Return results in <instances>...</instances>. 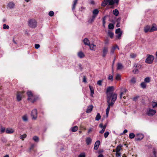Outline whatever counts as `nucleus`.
I'll use <instances>...</instances> for the list:
<instances>
[{
    "instance_id": "obj_48",
    "label": "nucleus",
    "mask_w": 157,
    "mask_h": 157,
    "mask_svg": "<svg viewBox=\"0 0 157 157\" xmlns=\"http://www.w3.org/2000/svg\"><path fill=\"white\" fill-rule=\"evenodd\" d=\"M157 102H152V105L153 108H154L155 107H156Z\"/></svg>"
},
{
    "instance_id": "obj_40",
    "label": "nucleus",
    "mask_w": 157,
    "mask_h": 157,
    "mask_svg": "<svg viewBox=\"0 0 157 157\" xmlns=\"http://www.w3.org/2000/svg\"><path fill=\"white\" fill-rule=\"evenodd\" d=\"M114 27L113 25L111 23L109 24L108 25V28L109 29H113Z\"/></svg>"
},
{
    "instance_id": "obj_63",
    "label": "nucleus",
    "mask_w": 157,
    "mask_h": 157,
    "mask_svg": "<svg viewBox=\"0 0 157 157\" xmlns=\"http://www.w3.org/2000/svg\"><path fill=\"white\" fill-rule=\"evenodd\" d=\"M120 20V19L119 20V19H118L117 20V25H116V26L117 27H119L120 26V23H119L118 22V20Z\"/></svg>"
},
{
    "instance_id": "obj_34",
    "label": "nucleus",
    "mask_w": 157,
    "mask_h": 157,
    "mask_svg": "<svg viewBox=\"0 0 157 157\" xmlns=\"http://www.w3.org/2000/svg\"><path fill=\"white\" fill-rule=\"evenodd\" d=\"M33 139L36 142H38L39 141V139L38 137L35 136L33 138Z\"/></svg>"
},
{
    "instance_id": "obj_20",
    "label": "nucleus",
    "mask_w": 157,
    "mask_h": 157,
    "mask_svg": "<svg viewBox=\"0 0 157 157\" xmlns=\"http://www.w3.org/2000/svg\"><path fill=\"white\" fill-rule=\"evenodd\" d=\"M84 44L86 45H89L90 44L89 40L87 38H85L83 40Z\"/></svg>"
},
{
    "instance_id": "obj_64",
    "label": "nucleus",
    "mask_w": 157,
    "mask_h": 157,
    "mask_svg": "<svg viewBox=\"0 0 157 157\" xmlns=\"http://www.w3.org/2000/svg\"><path fill=\"white\" fill-rule=\"evenodd\" d=\"M90 3L91 4L94 5V2L93 0H91L90 2Z\"/></svg>"
},
{
    "instance_id": "obj_5",
    "label": "nucleus",
    "mask_w": 157,
    "mask_h": 157,
    "mask_svg": "<svg viewBox=\"0 0 157 157\" xmlns=\"http://www.w3.org/2000/svg\"><path fill=\"white\" fill-rule=\"evenodd\" d=\"M99 12V11L97 9H95L93 11V15L92 16V18L89 21L91 23L94 21L95 18L98 14Z\"/></svg>"
},
{
    "instance_id": "obj_30",
    "label": "nucleus",
    "mask_w": 157,
    "mask_h": 157,
    "mask_svg": "<svg viewBox=\"0 0 157 157\" xmlns=\"http://www.w3.org/2000/svg\"><path fill=\"white\" fill-rule=\"evenodd\" d=\"M121 75L120 74H117L116 75L115 79L116 80L120 81L121 80Z\"/></svg>"
},
{
    "instance_id": "obj_19",
    "label": "nucleus",
    "mask_w": 157,
    "mask_h": 157,
    "mask_svg": "<svg viewBox=\"0 0 157 157\" xmlns=\"http://www.w3.org/2000/svg\"><path fill=\"white\" fill-rule=\"evenodd\" d=\"M88 46H89L90 49L92 51H95L96 48V46L93 44H90Z\"/></svg>"
},
{
    "instance_id": "obj_2",
    "label": "nucleus",
    "mask_w": 157,
    "mask_h": 157,
    "mask_svg": "<svg viewBox=\"0 0 157 157\" xmlns=\"http://www.w3.org/2000/svg\"><path fill=\"white\" fill-rule=\"evenodd\" d=\"M117 94H114L113 95L112 98H107L108 105L110 107L113 106L115 101L117 99Z\"/></svg>"
},
{
    "instance_id": "obj_47",
    "label": "nucleus",
    "mask_w": 157,
    "mask_h": 157,
    "mask_svg": "<svg viewBox=\"0 0 157 157\" xmlns=\"http://www.w3.org/2000/svg\"><path fill=\"white\" fill-rule=\"evenodd\" d=\"M5 128L1 127L0 128V131L1 133L4 132L5 131Z\"/></svg>"
},
{
    "instance_id": "obj_54",
    "label": "nucleus",
    "mask_w": 157,
    "mask_h": 157,
    "mask_svg": "<svg viewBox=\"0 0 157 157\" xmlns=\"http://www.w3.org/2000/svg\"><path fill=\"white\" fill-rule=\"evenodd\" d=\"M102 82V80H99L97 82V84L99 86H101V85Z\"/></svg>"
},
{
    "instance_id": "obj_62",
    "label": "nucleus",
    "mask_w": 157,
    "mask_h": 157,
    "mask_svg": "<svg viewBox=\"0 0 157 157\" xmlns=\"http://www.w3.org/2000/svg\"><path fill=\"white\" fill-rule=\"evenodd\" d=\"M83 82L86 83V78L85 76H84L83 77Z\"/></svg>"
},
{
    "instance_id": "obj_1",
    "label": "nucleus",
    "mask_w": 157,
    "mask_h": 157,
    "mask_svg": "<svg viewBox=\"0 0 157 157\" xmlns=\"http://www.w3.org/2000/svg\"><path fill=\"white\" fill-rule=\"evenodd\" d=\"M119 2V0H104L102 2L101 5L105 7L108 3L109 5H113L114 3L118 5Z\"/></svg>"
},
{
    "instance_id": "obj_31",
    "label": "nucleus",
    "mask_w": 157,
    "mask_h": 157,
    "mask_svg": "<svg viewBox=\"0 0 157 157\" xmlns=\"http://www.w3.org/2000/svg\"><path fill=\"white\" fill-rule=\"evenodd\" d=\"M110 107H110V106H109L108 105V107L106 110V115L107 117H108V114L109 113V111L110 108Z\"/></svg>"
},
{
    "instance_id": "obj_36",
    "label": "nucleus",
    "mask_w": 157,
    "mask_h": 157,
    "mask_svg": "<svg viewBox=\"0 0 157 157\" xmlns=\"http://www.w3.org/2000/svg\"><path fill=\"white\" fill-rule=\"evenodd\" d=\"M115 33L116 34L122 33V32L121 31V29L120 28H118V29H117L116 30Z\"/></svg>"
},
{
    "instance_id": "obj_17",
    "label": "nucleus",
    "mask_w": 157,
    "mask_h": 157,
    "mask_svg": "<svg viewBox=\"0 0 157 157\" xmlns=\"http://www.w3.org/2000/svg\"><path fill=\"white\" fill-rule=\"evenodd\" d=\"M93 108V106L92 105H89L88 107L87 110L86 112L87 113H89L91 112Z\"/></svg>"
},
{
    "instance_id": "obj_26",
    "label": "nucleus",
    "mask_w": 157,
    "mask_h": 157,
    "mask_svg": "<svg viewBox=\"0 0 157 157\" xmlns=\"http://www.w3.org/2000/svg\"><path fill=\"white\" fill-rule=\"evenodd\" d=\"M78 0H74L73 2V4L72 6V9L73 10H75L76 4L77 3Z\"/></svg>"
},
{
    "instance_id": "obj_37",
    "label": "nucleus",
    "mask_w": 157,
    "mask_h": 157,
    "mask_svg": "<svg viewBox=\"0 0 157 157\" xmlns=\"http://www.w3.org/2000/svg\"><path fill=\"white\" fill-rule=\"evenodd\" d=\"M134 67H135V68H138V69H140L142 67V65L140 64H135L134 66Z\"/></svg>"
},
{
    "instance_id": "obj_6",
    "label": "nucleus",
    "mask_w": 157,
    "mask_h": 157,
    "mask_svg": "<svg viewBox=\"0 0 157 157\" xmlns=\"http://www.w3.org/2000/svg\"><path fill=\"white\" fill-rule=\"evenodd\" d=\"M37 22L34 19H31L29 21V26L32 28H35L37 25Z\"/></svg>"
},
{
    "instance_id": "obj_28",
    "label": "nucleus",
    "mask_w": 157,
    "mask_h": 157,
    "mask_svg": "<svg viewBox=\"0 0 157 157\" xmlns=\"http://www.w3.org/2000/svg\"><path fill=\"white\" fill-rule=\"evenodd\" d=\"M123 67L122 64L121 63H117V70H120L122 69Z\"/></svg>"
},
{
    "instance_id": "obj_32",
    "label": "nucleus",
    "mask_w": 157,
    "mask_h": 157,
    "mask_svg": "<svg viewBox=\"0 0 157 157\" xmlns=\"http://www.w3.org/2000/svg\"><path fill=\"white\" fill-rule=\"evenodd\" d=\"M101 118V116L99 113H98L95 117V120L96 121H99Z\"/></svg>"
},
{
    "instance_id": "obj_9",
    "label": "nucleus",
    "mask_w": 157,
    "mask_h": 157,
    "mask_svg": "<svg viewBox=\"0 0 157 157\" xmlns=\"http://www.w3.org/2000/svg\"><path fill=\"white\" fill-rule=\"evenodd\" d=\"M37 111L36 109L33 110L31 112V116L32 117V119L35 120L37 117Z\"/></svg>"
},
{
    "instance_id": "obj_59",
    "label": "nucleus",
    "mask_w": 157,
    "mask_h": 157,
    "mask_svg": "<svg viewBox=\"0 0 157 157\" xmlns=\"http://www.w3.org/2000/svg\"><path fill=\"white\" fill-rule=\"evenodd\" d=\"M105 128H102V129L99 132V133L101 134L105 132Z\"/></svg>"
},
{
    "instance_id": "obj_45",
    "label": "nucleus",
    "mask_w": 157,
    "mask_h": 157,
    "mask_svg": "<svg viewBox=\"0 0 157 157\" xmlns=\"http://www.w3.org/2000/svg\"><path fill=\"white\" fill-rule=\"evenodd\" d=\"M132 72L134 74H138L139 72V71L137 68H135V69L133 70Z\"/></svg>"
},
{
    "instance_id": "obj_3",
    "label": "nucleus",
    "mask_w": 157,
    "mask_h": 157,
    "mask_svg": "<svg viewBox=\"0 0 157 157\" xmlns=\"http://www.w3.org/2000/svg\"><path fill=\"white\" fill-rule=\"evenodd\" d=\"M114 87L113 86H109L107 89L106 94L107 98H112L113 95L114 94H116L113 93Z\"/></svg>"
},
{
    "instance_id": "obj_21",
    "label": "nucleus",
    "mask_w": 157,
    "mask_h": 157,
    "mask_svg": "<svg viewBox=\"0 0 157 157\" xmlns=\"http://www.w3.org/2000/svg\"><path fill=\"white\" fill-rule=\"evenodd\" d=\"M78 56L81 58H83L85 56V55L82 52H79L78 53Z\"/></svg>"
},
{
    "instance_id": "obj_50",
    "label": "nucleus",
    "mask_w": 157,
    "mask_h": 157,
    "mask_svg": "<svg viewBox=\"0 0 157 157\" xmlns=\"http://www.w3.org/2000/svg\"><path fill=\"white\" fill-rule=\"evenodd\" d=\"M54 14V13L53 11H51L49 13V15L51 17L53 16Z\"/></svg>"
},
{
    "instance_id": "obj_16",
    "label": "nucleus",
    "mask_w": 157,
    "mask_h": 157,
    "mask_svg": "<svg viewBox=\"0 0 157 157\" xmlns=\"http://www.w3.org/2000/svg\"><path fill=\"white\" fill-rule=\"evenodd\" d=\"M157 30V26L155 25H153L150 28V32H151Z\"/></svg>"
},
{
    "instance_id": "obj_52",
    "label": "nucleus",
    "mask_w": 157,
    "mask_h": 157,
    "mask_svg": "<svg viewBox=\"0 0 157 157\" xmlns=\"http://www.w3.org/2000/svg\"><path fill=\"white\" fill-rule=\"evenodd\" d=\"M136 56V55L134 53H131L130 55V56L132 58H134Z\"/></svg>"
},
{
    "instance_id": "obj_8",
    "label": "nucleus",
    "mask_w": 157,
    "mask_h": 157,
    "mask_svg": "<svg viewBox=\"0 0 157 157\" xmlns=\"http://www.w3.org/2000/svg\"><path fill=\"white\" fill-rule=\"evenodd\" d=\"M154 56L151 55H150L148 56L145 60V62L147 63L150 64L152 63L154 59Z\"/></svg>"
},
{
    "instance_id": "obj_43",
    "label": "nucleus",
    "mask_w": 157,
    "mask_h": 157,
    "mask_svg": "<svg viewBox=\"0 0 157 157\" xmlns=\"http://www.w3.org/2000/svg\"><path fill=\"white\" fill-rule=\"evenodd\" d=\"M150 79L149 77H147L144 80V81L146 82H150Z\"/></svg>"
},
{
    "instance_id": "obj_53",
    "label": "nucleus",
    "mask_w": 157,
    "mask_h": 157,
    "mask_svg": "<svg viewBox=\"0 0 157 157\" xmlns=\"http://www.w3.org/2000/svg\"><path fill=\"white\" fill-rule=\"evenodd\" d=\"M117 34V35H116V37L117 38H118L119 39H120L121 37L122 33H118Z\"/></svg>"
},
{
    "instance_id": "obj_35",
    "label": "nucleus",
    "mask_w": 157,
    "mask_h": 157,
    "mask_svg": "<svg viewBox=\"0 0 157 157\" xmlns=\"http://www.w3.org/2000/svg\"><path fill=\"white\" fill-rule=\"evenodd\" d=\"M77 130L78 127L76 126L72 128L71 130L73 132H75L77 131Z\"/></svg>"
},
{
    "instance_id": "obj_33",
    "label": "nucleus",
    "mask_w": 157,
    "mask_h": 157,
    "mask_svg": "<svg viewBox=\"0 0 157 157\" xmlns=\"http://www.w3.org/2000/svg\"><path fill=\"white\" fill-rule=\"evenodd\" d=\"M108 35L111 38H112L114 34L110 31H109L108 32Z\"/></svg>"
},
{
    "instance_id": "obj_57",
    "label": "nucleus",
    "mask_w": 157,
    "mask_h": 157,
    "mask_svg": "<svg viewBox=\"0 0 157 157\" xmlns=\"http://www.w3.org/2000/svg\"><path fill=\"white\" fill-rule=\"evenodd\" d=\"M153 156L152 157L151 156L150 157H156V153L155 151L154 150L153 152Z\"/></svg>"
},
{
    "instance_id": "obj_55",
    "label": "nucleus",
    "mask_w": 157,
    "mask_h": 157,
    "mask_svg": "<svg viewBox=\"0 0 157 157\" xmlns=\"http://www.w3.org/2000/svg\"><path fill=\"white\" fill-rule=\"evenodd\" d=\"M105 17H104L103 18V26L105 27Z\"/></svg>"
},
{
    "instance_id": "obj_56",
    "label": "nucleus",
    "mask_w": 157,
    "mask_h": 157,
    "mask_svg": "<svg viewBox=\"0 0 157 157\" xmlns=\"http://www.w3.org/2000/svg\"><path fill=\"white\" fill-rule=\"evenodd\" d=\"M40 47V45L39 44H36L35 45V48L38 49Z\"/></svg>"
},
{
    "instance_id": "obj_51",
    "label": "nucleus",
    "mask_w": 157,
    "mask_h": 157,
    "mask_svg": "<svg viewBox=\"0 0 157 157\" xmlns=\"http://www.w3.org/2000/svg\"><path fill=\"white\" fill-rule=\"evenodd\" d=\"M116 156L117 157H120L121 156V153L119 152H116Z\"/></svg>"
},
{
    "instance_id": "obj_58",
    "label": "nucleus",
    "mask_w": 157,
    "mask_h": 157,
    "mask_svg": "<svg viewBox=\"0 0 157 157\" xmlns=\"http://www.w3.org/2000/svg\"><path fill=\"white\" fill-rule=\"evenodd\" d=\"M78 157H85L84 153H81L78 156Z\"/></svg>"
},
{
    "instance_id": "obj_7",
    "label": "nucleus",
    "mask_w": 157,
    "mask_h": 157,
    "mask_svg": "<svg viewBox=\"0 0 157 157\" xmlns=\"http://www.w3.org/2000/svg\"><path fill=\"white\" fill-rule=\"evenodd\" d=\"M156 113V111L155 110L151 108H148L147 110V114L149 116H153Z\"/></svg>"
},
{
    "instance_id": "obj_46",
    "label": "nucleus",
    "mask_w": 157,
    "mask_h": 157,
    "mask_svg": "<svg viewBox=\"0 0 157 157\" xmlns=\"http://www.w3.org/2000/svg\"><path fill=\"white\" fill-rule=\"evenodd\" d=\"M108 79L112 81H113V76L111 75H109L108 77Z\"/></svg>"
},
{
    "instance_id": "obj_10",
    "label": "nucleus",
    "mask_w": 157,
    "mask_h": 157,
    "mask_svg": "<svg viewBox=\"0 0 157 157\" xmlns=\"http://www.w3.org/2000/svg\"><path fill=\"white\" fill-rule=\"evenodd\" d=\"M24 92H18L17 94V99L18 101H20L23 96Z\"/></svg>"
},
{
    "instance_id": "obj_13",
    "label": "nucleus",
    "mask_w": 157,
    "mask_h": 157,
    "mask_svg": "<svg viewBox=\"0 0 157 157\" xmlns=\"http://www.w3.org/2000/svg\"><path fill=\"white\" fill-rule=\"evenodd\" d=\"M117 48L119 50V48L118 46L116 45L115 46H113L111 48L110 51V54H113L114 53L115 50Z\"/></svg>"
},
{
    "instance_id": "obj_49",
    "label": "nucleus",
    "mask_w": 157,
    "mask_h": 157,
    "mask_svg": "<svg viewBox=\"0 0 157 157\" xmlns=\"http://www.w3.org/2000/svg\"><path fill=\"white\" fill-rule=\"evenodd\" d=\"M136 82V79L134 78H132L131 80V82L132 83H134Z\"/></svg>"
},
{
    "instance_id": "obj_12",
    "label": "nucleus",
    "mask_w": 157,
    "mask_h": 157,
    "mask_svg": "<svg viewBox=\"0 0 157 157\" xmlns=\"http://www.w3.org/2000/svg\"><path fill=\"white\" fill-rule=\"evenodd\" d=\"M108 52V48L107 47H105L103 48L102 56L105 57L106 56Z\"/></svg>"
},
{
    "instance_id": "obj_18",
    "label": "nucleus",
    "mask_w": 157,
    "mask_h": 157,
    "mask_svg": "<svg viewBox=\"0 0 157 157\" xmlns=\"http://www.w3.org/2000/svg\"><path fill=\"white\" fill-rule=\"evenodd\" d=\"M6 132L7 133L11 134L13 133L14 132V130L13 129L11 128H7L6 130Z\"/></svg>"
},
{
    "instance_id": "obj_60",
    "label": "nucleus",
    "mask_w": 157,
    "mask_h": 157,
    "mask_svg": "<svg viewBox=\"0 0 157 157\" xmlns=\"http://www.w3.org/2000/svg\"><path fill=\"white\" fill-rule=\"evenodd\" d=\"M122 91L121 92H123V94H124V93H126L127 91V90L125 88H124L123 89V90H122Z\"/></svg>"
},
{
    "instance_id": "obj_22",
    "label": "nucleus",
    "mask_w": 157,
    "mask_h": 157,
    "mask_svg": "<svg viewBox=\"0 0 157 157\" xmlns=\"http://www.w3.org/2000/svg\"><path fill=\"white\" fill-rule=\"evenodd\" d=\"M92 139L90 137L87 138L86 140V144L87 145L90 144L91 143Z\"/></svg>"
},
{
    "instance_id": "obj_15",
    "label": "nucleus",
    "mask_w": 157,
    "mask_h": 157,
    "mask_svg": "<svg viewBox=\"0 0 157 157\" xmlns=\"http://www.w3.org/2000/svg\"><path fill=\"white\" fill-rule=\"evenodd\" d=\"M7 6L10 9H13L15 6V4L12 2H10L8 3Z\"/></svg>"
},
{
    "instance_id": "obj_42",
    "label": "nucleus",
    "mask_w": 157,
    "mask_h": 157,
    "mask_svg": "<svg viewBox=\"0 0 157 157\" xmlns=\"http://www.w3.org/2000/svg\"><path fill=\"white\" fill-rule=\"evenodd\" d=\"M3 28L4 29H8L9 28V25H7L6 24H4Z\"/></svg>"
},
{
    "instance_id": "obj_61",
    "label": "nucleus",
    "mask_w": 157,
    "mask_h": 157,
    "mask_svg": "<svg viewBox=\"0 0 157 157\" xmlns=\"http://www.w3.org/2000/svg\"><path fill=\"white\" fill-rule=\"evenodd\" d=\"M139 96H136V97H135L134 98H133V100L134 101H136L137 100V99L139 98Z\"/></svg>"
},
{
    "instance_id": "obj_41",
    "label": "nucleus",
    "mask_w": 157,
    "mask_h": 157,
    "mask_svg": "<svg viewBox=\"0 0 157 157\" xmlns=\"http://www.w3.org/2000/svg\"><path fill=\"white\" fill-rule=\"evenodd\" d=\"M146 84L144 82H142L141 84V87L143 88H145L146 87Z\"/></svg>"
},
{
    "instance_id": "obj_27",
    "label": "nucleus",
    "mask_w": 157,
    "mask_h": 157,
    "mask_svg": "<svg viewBox=\"0 0 157 157\" xmlns=\"http://www.w3.org/2000/svg\"><path fill=\"white\" fill-rule=\"evenodd\" d=\"M90 92H91V96L93 97V94H94V89L93 88L90 86H89Z\"/></svg>"
},
{
    "instance_id": "obj_23",
    "label": "nucleus",
    "mask_w": 157,
    "mask_h": 157,
    "mask_svg": "<svg viewBox=\"0 0 157 157\" xmlns=\"http://www.w3.org/2000/svg\"><path fill=\"white\" fill-rule=\"evenodd\" d=\"M22 119L25 122H26L28 120V117L27 114H25L22 117Z\"/></svg>"
},
{
    "instance_id": "obj_24",
    "label": "nucleus",
    "mask_w": 157,
    "mask_h": 157,
    "mask_svg": "<svg viewBox=\"0 0 157 157\" xmlns=\"http://www.w3.org/2000/svg\"><path fill=\"white\" fill-rule=\"evenodd\" d=\"M113 14L116 16H118V15H119V11L117 9H116L114 10H113Z\"/></svg>"
},
{
    "instance_id": "obj_39",
    "label": "nucleus",
    "mask_w": 157,
    "mask_h": 157,
    "mask_svg": "<svg viewBox=\"0 0 157 157\" xmlns=\"http://www.w3.org/2000/svg\"><path fill=\"white\" fill-rule=\"evenodd\" d=\"M135 136V134L133 133H130L129 135V137L130 139H133Z\"/></svg>"
},
{
    "instance_id": "obj_44",
    "label": "nucleus",
    "mask_w": 157,
    "mask_h": 157,
    "mask_svg": "<svg viewBox=\"0 0 157 157\" xmlns=\"http://www.w3.org/2000/svg\"><path fill=\"white\" fill-rule=\"evenodd\" d=\"M109 134V132H106L104 134V136L105 138H107Z\"/></svg>"
},
{
    "instance_id": "obj_25",
    "label": "nucleus",
    "mask_w": 157,
    "mask_h": 157,
    "mask_svg": "<svg viewBox=\"0 0 157 157\" xmlns=\"http://www.w3.org/2000/svg\"><path fill=\"white\" fill-rule=\"evenodd\" d=\"M150 27L147 25L144 27V31L145 33H147L148 31L150 32Z\"/></svg>"
},
{
    "instance_id": "obj_38",
    "label": "nucleus",
    "mask_w": 157,
    "mask_h": 157,
    "mask_svg": "<svg viewBox=\"0 0 157 157\" xmlns=\"http://www.w3.org/2000/svg\"><path fill=\"white\" fill-rule=\"evenodd\" d=\"M26 135L25 134L24 135H21L20 136V138L22 140H24V139L26 137Z\"/></svg>"
},
{
    "instance_id": "obj_29",
    "label": "nucleus",
    "mask_w": 157,
    "mask_h": 157,
    "mask_svg": "<svg viewBox=\"0 0 157 157\" xmlns=\"http://www.w3.org/2000/svg\"><path fill=\"white\" fill-rule=\"evenodd\" d=\"M122 147V146L121 144H120L117 147V148L116 149V152H120V151L121 149V147Z\"/></svg>"
},
{
    "instance_id": "obj_14",
    "label": "nucleus",
    "mask_w": 157,
    "mask_h": 157,
    "mask_svg": "<svg viewBox=\"0 0 157 157\" xmlns=\"http://www.w3.org/2000/svg\"><path fill=\"white\" fill-rule=\"evenodd\" d=\"M100 144V141L97 140L95 143L94 149L95 150H97Z\"/></svg>"
},
{
    "instance_id": "obj_4",
    "label": "nucleus",
    "mask_w": 157,
    "mask_h": 157,
    "mask_svg": "<svg viewBox=\"0 0 157 157\" xmlns=\"http://www.w3.org/2000/svg\"><path fill=\"white\" fill-rule=\"evenodd\" d=\"M28 96V100L32 102H34L36 100V97L33 95L31 91H29L27 93Z\"/></svg>"
},
{
    "instance_id": "obj_11",
    "label": "nucleus",
    "mask_w": 157,
    "mask_h": 157,
    "mask_svg": "<svg viewBox=\"0 0 157 157\" xmlns=\"http://www.w3.org/2000/svg\"><path fill=\"white\" fill-rule=\"evenodd\" d=\"M144 138V135L141 133H137L136 135L135 139L137 141L140 140Z\"/></svg>"
}]
</instances>
